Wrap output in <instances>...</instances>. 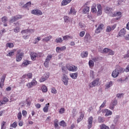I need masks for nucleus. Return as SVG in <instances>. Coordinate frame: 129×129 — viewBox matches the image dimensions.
Returning a JSON list of instances; mask_svg holds the SVG:
<instances>
[{"label":"nucleus","instance_id":"1","mask_svg":"<svg viewBox=\"0 0 129 129\" xmlns=\"http://www.w3.org/2000/svg\"><path fill=\"white\" fill-rule=\"evenodd\" d=\"M120 73H123V70L119 67L112 72L111 76L113 78H116V77H118Z\"/></svg>","mask_w":129,"mask_h":129},{"label":"nucleus","instance_id":"2","mask_svg":"<svg viewBox=\"0 0 129 129\" xmlns=\"http://www.w3.org/2000/svg\"><path fill=\"white\" fill-rule=\"evenodd\" d=\"M31 58L32 60L35 61L37 58H39V57H42L43 56V54L42 53H36L34 52H32L30 54Z\"/></svg>","mask_w":129,"mask_h":129},{"label":"nucleus","instance_id":"3","mask_svg":"<svg viewBox=\"0 0 129 129\" xmlns=\"http://www.w3.org/2000/svg\"><path fill=\"white\" fill-rule=\"evenodd\" d=\"M66 67L68 70L72 72H76L78 70V68L73 64H67Z\"/></svg>","mask_w":129,"mask_h":129},{"label":"nucleus","instance_id":"4","mask_svg":"<svg viewBox=\"0 0 129 129\" xmlns=\"http://www.w3.org/2000/svg\"><path fill=\"white\" fill-rule=\"evenodd\" d=\"M16 61L17 62H20V61H22L23 59V57H24V53L21 52V50H18L17 51V53L16 54Z\"/></svg>","mask_w":129,"mask_h":129},{"label":"nucleus","instance_id":"5","mask_svg":"<svg viewBox=\"0 0 129 129\" xmlns=\"http://www.w3.org/2000/svg\"><path fill=\"white\" fill-rule=\"evenodd\" d=\"M99 83V79L97 78L93 82L90 83L89 84V86L90 88H93V87H95V86H97Z\"/></svg>","mask_w":129,"mask_h":129},{"label":"nucleus","instance_id":"6","mask_svg":"<svg viewBox=\"0 0 129 129\" xmlns=\"http://www.w3.org/2000/svg\"><path fill=\"white\" fill-rule=\"evenodd\" d=\"M37 82L36 81V79H33V80L26 84V86L28 88H32L33 86H36L37 85Z\"/></svg>","mask_w":129,"mask_h":129},{"label":"nucleus","instance_id":"7","mask_svg":"<svg viewBox=\"0 0 129 129\" xmlns=\"http://www.w3.org/2000/svg\"><path fill=\"white\" fill-rule=\"evenodd\" d=\"M61 80L64 85L66 86L68 85V81L69 80V78H68V76H67V75L63 74L61 77Z\"/></svg>","mask_w":129,"mask_h":129},{"label":"nucleus","instance_id":"8","mask_svg":"<svg viewBox=\"0 0 129 129\" xmlns=\"http://www.w3.org/2000/svg\"><path fill=\"white\" fill-rule=\"evenodd\" d=\"M111 17H118L117 18H114L113 20L114 21H117V20H119L120 18H121V12H118L116 13H114L112 15H111Z\"/></svg>","mask_w":129,"mask_h":129},{"label":"nucleus","instance_id":"9","mask_svg":"<svg viewBox=\"0 0 129 129\" xmlns=\"http://www.w3.org/2000/svg\"><path fill=\"white\" fill-rule=\"evenodd\" d=\"M104 13L106 14H108V15H110V16H112V12H113V9L112 8L106 7H105L104 10Z\"/></svg>","mask_w":129,"mask_h":129},{"label":"nucleus","instance_id":"10","mask_svg":"<svg viewBox=\"0 0 129 129\" xmlns=\"http://www.w3.org/2000/svg\"><path fill=\"white\" fill-rule=\"evenodd\" d=\"M104 27V25L103 24H100L95 30L96 34H99V33H101L102 30H103Z\"/></svg>","mask_w":129,"mask_h":129},{"label":"nucleus","instance_id":"11","mask_svg":"<svg viewBox=\"0 0 129 129\" xmlns=\"http://www.w3.org/2000/svg\"><path fill=\"white\" fill-rule=\"evenodd\" d=\"M31 14H32V15H35V16H42V15H43V12L40 10L36 9L32 10Z\"/></svg>","mask_w":129,"mask_h":129},{"label":"nucleus","instance_id":"12","mask_svg":"<svg viewBox=\"0 0 129 129\" xmlns=\"http://www.w3.org/2000/svg\"><path fill=\"white\" fill-rule=\"evenodd\" d=\"M102 112L103 113H105V116H109V115H112V111L107 109L102 110Z\"/></svg>","mask_w":129,"mask_h":129},{"label":"nucleus","instance_id":"13","mask_svg":"<svg viewBox=\"0 0 129 129\" xmlns=\"http://www.w3.org/2000/svg\"><path fill=\"white\" fill-rule=\"evenodd\" d=\"M49 75L48 73L44 74L39 80L40 82H44L49 78Z\"/></svg>","mask_w":129,"mask_h":129},{"label":"nucleus","instance_id":"14","mask_svg":"<svg viewBox=\"0 0 129 129\" xmlns=\"http://www.w3.org/2000/svg\"><path fill=\"white\" fill-rule=\"evenodd\" d=\"M116 104H117V100L114 99L112 101L109 106L110 109L113 110V109H114V106H115Z\"/></svg>","mask_w":129,"mask_h":129},{"label":"nucleus","instance_id":"15","mask_svg":"<svg viewBox=\"0 0 129 129\" xmlns=\"http://www.w3.org/2000/svg\"><path fill=\"white\" fill-rule=\"evenodd\" d=\"M92 122H93V117L90 116L88 120V128L90 129L92 127Z\"/></svg>","mask_w":129,"mask_h":129},{"label":"nucleus","instance_id":"16","mask_svg":"<svg viewBox=\"0 0 129 129\" xmlns=\"http://www.w3.org/2000/svg\"><path fill=\"white\" fill-rule=\"evenodd\" d=\"M98 12H97V16H101L102 15V8L100 4L97 5Z\"/></svg>","mask_w":129,"mask_h":129},{"label":"nucleus","instance_id":"17","mask_svg":"<svg viewBox=\"0 0 129 129\" xmlns=\"http://www.w3.org/2000/svg\"><path fill=\"white\" fill-rule=\"evenodd\" d=\"M125 34H126V31L124 28H123L119 31L118 35L119 37H123Z\"/></svg>","mask_w":129,"mask_h":129},{"label":"nucleus","instance_id":"18","mask_svg":"<svg viewBox=\"0 0 129 129\" xmlns=\"http://www.w3.org/2000/svg\"><path fill=\"white\" fill-rule=\"evenodd\" d=\"M65 50H66V46H63L61 47H56V51L57 52V53H60L61 51H65Z\"/></svg>","mask_w":129,"mask_h":129},{"label":"nucleus","instance_id":"19","mask_svg":"<svg viewBox=\"0 0 129 129\" xmlns=\"http://www.w3.org/2000/svg\"><path fill=\"white\" fill-rule=\"evenodd\" d=\"M112 85H113V83L112 82V81L107 82L105 85V89H108V88H110V87H111Z\"/></svg>","mask_w":129,"mask_h":129},{"label":"nucleus","instance_id":"20","mask_svg":"<svg viewBox=\"0 0 129 129\" xmlns=\"http://www.w3.org/2000/svg\"><path fill=\"white\" fill-rule=\"evenodd\" d=\"M33 77V74L32 73H28L27 75H24L22 76V79L23 78H29V79H32Z\"/></svg>","mask_w":129,"mask_h":129},{"label":"nucleus","instance_id":"21","mask_svg":"<svg viewBox=\"0 0 129 129\" xmlns=\"http://www.w3.org/2000/svg\"><path fill=\"white\" fill-rule=\"evenodd\" d=\"M72 0H62L61 3V6H67L68 4H70Z\"/></svg>","mask_w":129,"mask_h":129},{"label":"nucleus","instance_id":"22","mask_svg":"<svg viewBox=\"0 0 129 129\" xmlns=\"http://www.w3.org/2000/svg\"><path fill=\"white\" fill-rule=\"evenodd\" d=\"M70 76L72 79H76L78 77V73H75L70 74Z\"/></svg>","mask_w":129,"mask_h":129},{"label":"nucleus","instance_id":"23","mask_svg":"<svg viewBox=\"0 0 129 129\" xmlns=\"http://www.w3.org/2000/svg\"><path fill=\"white\" fill-rule=\"evenodd\" d=\"M119 120V115L115 116L113 120V123L116 125L118 124Z\"/></svg>","mask_w":129,"mask_h":129},{"label":"nucleus","instance_id":"24","mask_svg":"<svg viewBox=\"0 0 129 129\" xmlns=\"http://www.w3.org/2000/svg\"><path fill=\"white\" fill-rule=\"evenodd\" d=\"M91 12L93 14H96L97 13V9H96V5H94L91 7Z\"/></svg>","mask_w":129,"mask_h":129},{"label":"nucleus","instance_id":"25","mask_svg":"<svg viewBox=\"0 0 129 129\" xmlns=\"http://www.w3.org/2000/svg\"><path fill=\"white\" fill-rule=\"evenodd\" d=\"M90 8L88 6L85 7L84 9L83 10V14H88L89 13Z\"/></svg>","mask_w":129,"mask_h":129},{"label":"nucleus","instance_id":"26","mask_svg":"<svg viewBox=\"0 0 129 129\" xmlns=\"http://www.w3.org/2000/svg\"><path fill=\"white\" fill-rule=\"evenodd\" d=\"M76 13L77 12L75 9H74L73 8H71L70 12L69 13V15H76Z\"/></svg>","mask_w":129,"mask_h":129},{"label":"nucleus","instance_id":"27","mask_svg":"<svg viewBox=\"0 0 129 129\" xmlns=\"http://www.w3.org/2000/svg\"><path fill=\"white\" fill-rule=\"evenodd\" d=\"M16 50L15 49L11 50V51H9L8 53L6 55L7 57H13V55H15V51Z\"/></svg>","mask_w":129,"mask_h":129},{"label":"nucleus","instance_id":"28","mask_svg":"<svg viewBox=\"0 0 129 129\" xmlns=\"http://www.w3.org/2000/svg\"><path fill=\"white\" fill-rule=\"evenodd\" d=\"M88 56V52L87 51H83L81 53V56L82 58H86Z\"/></svg>","mask_w":129,"mask_h":129},{"label":"nucleus","instance_id":"29","mask_svg":"<svg viewBox=\"0 0 129 129\" xmlns=\"http://www.w3.org/2000/svg\"><path fill=\"white\" fill-rule=\"evenodd\" d=\"M52 37L51 35H49L47 37H45L44 38H43L42 39V41H44V42H49V41L50 40H51V39H52Z\"/></svg>","mask_w":129,"mask_h":129},{"label":"nucleus","instance_id":"30","mask_svg":"<svg viewBox=\"0 0 129 129\" xmlns=\"http://www.w3.org/2000/svg\"><path fill=\"white\" fill-rule=\"evenodd\" d=\"M30 63L31 61L28 60H24L22 63V66H28V65Z\"/></svg>","mask_w":129,"mask_h":129},{"label":"nucleus","instance_id":"31","mask_svg":"<svg viewBox=\"0 0 129 129\" xmlns=\"http://www.w3.org/2000/svg\"><path fill=\"white\" fill-rule=\"evenodd\" d=\"M49 105H50L49 103L45 105V107L43 109L44 112H47L48 111V109H49Z\"/></svg>","mask_w":129,"mask_h":129},{"label":"nucleus","instance_id":"32","mask_svg":"<svg viewBox=\"0 0 129 129\" xmlns=\"http://www.w3.org/2000/svg\"><path fill=\"white\" fill-rule=\"evenodd\" d=\"M84 117V114L83 113L81 114L80 117L77 119V122L78 123H79L82 119H83V118Z\"/></svg>","mask_w":129,"mask_h":129},{"label":"nucleus","instance_id":"33","mask_svg":"<svg viewBox=\"0 0 129 129\" xmlns=\"http://www.w3.org/2000/svg\"><path fill=\"white\" fill-rule=\"evenodd\" d=\"M100 129H109V127L105 124H102L100 125Z\"/></svg>","mask_w":129,"mask_h":129},{"label":"nucleus","instance_id":"34","mask_svg":"<svg viewBox=\"0 0 129 129\" xmlns=\"http://www.w3.org/2000/svg\"><path fill=\"white\" fill-rule=\"evenodd\" d=\"M59 125H60V126H63V127L67 126V124L64 120H62L59 122Z\"/></svg>","mask_w":129,"mask_h":129},{"label":"nucleus","instance_id":"35","mask_svg":"<svg viewBox=\"0 0 129 129\" xmlns=\"http://www.w3.org/2000/svg\"><path fill=\"white\" fill-rule=\"evenodd\" d=\"M3 104H6L7 102H9V99L6 97H4L3 99V101H2Z\"/></svg>","mask_w":129,"mask_h":129},{"label":"nucleus","instance_id":"36","mask_svg":"<svg viewBox=\"0 0 129 129\" xmlns=\"http://www.w3.org/2000/svg\"><path fill=\"white\" fill-rule=\"evenodd\" d=\"M52 58H53V55L52 54H48L47 55L45 60L48 61V62H50V60H51Z\"/></svg>","mask_w":129,"mask_h":129},{"label":"nucleus","instance_id":"37","mask_svg":"<svg viewBox=\"0 0 129 129\" xmlns=\"http://www.w3.org/2000/svg\"><path fill=\"white\" fill-rule=\"evenodd\" d=\"M89 66L90 68H92V67H93V66H94V62H93V61L90 60L89 61Z\"/></svg>","mask_w":129,"mask_h":129},{"label":"nucleus","instance_id":"38","mask_svg":"<svg viewBox=\"0 0 129 129\" xmlns=\"http://www.w3.org/2000/svg\"><path fill=\"white\" fill-rule=\"evenodd\" d=\"M84 38L85 40H86V41H88L90 39V34H89V33H86Z\"/></svg>","mask_w":129,"mask_h":129},{"label":"nucleus","instance_id":"39","mask_svg":"<svg viewBox=\"0 0 129 129\" xmlns=\"http://www.w3.org/2000/svg\"><path fill=\"white\" fill-rule=\"evenodd\" d=\"M55 42H56V43H62V42H63V39H62V38L61 37L57 38L55 39Z\"/></svg>","mask_w":129,"mask_h":129},{"label":"nucleus","instance_id":"40","mask_svg":"<svg viewBox=\"0 0 129 129\" xmlns=\"http://www.w3.org/2000/svg\"><path fill=\"white\" fill-rule=\"evenodd\" d=\"M121 69L123 70V73L124 72L126 73L129 72V64L127 66L125 69L121 68Z\"/></svg>","mask_w":129,"mask_h":129},{"label":"nucleus","instance_id":"41","mask_svg":"<svg viewBox=\"0 0 129 129\" xmlns=\"http://www.w3.org/2000/svg\"><path fill=\"white\" fill-rule=\"evenodd\" d=\"M39 41H41V37H37L35 39L34 41V44H37Z\"/></svg>","mask_w":129,"mask_h":129},{"label":"nucleus","instance_id":"42","mask_svg":"<svg viewBox=\"0 0 129 129\" xmlns=\"http://www.w3.org/2000/svg\"><path fill=\"white\" fill-rule=\"evenodd\" d=\"M6 47L9 48H13L14 47V43H8L6 44Z\"/></svg>","mask_w":129,"mask_h":129},{"label":"nucleus","instance_id":"43","mask_svg":"<svg viewBox=\"0 0 129 129\" xmlns=\"http://www.w3.org/2000/svg\"><path fill=\"white\" fill-rule=\"evenodd\" d=\"M2 21L3 23H6L8 22V17L4 16L2 18Z\"/></svg>","mask_w":129,"mask_h":129},{"label":"nucleus","instance_id":"44","mask_svg":"<svg viewBox=\"0 0 129 129\" xmlns=\"http://www.w3.org/2000/svg\"><path fill=\"white\" fill-rule=\"evenodd\" d=\"M90 77H91V78H92V79L94 78V72H93V71L92 70H91L90 71Z\"/></svg>","mask_w":129,"mask_h":129},{"label":"nucleus","instance_id":"45","mask_svg":"<svg viewBox=\"0 0 129 129\" xmlns=\"http://www.w3.org/2000/svg\"><path fill=\"white\" fill-rule=\"evenodd\" d=\"M7 77V75L4 74L2 76L1 79V81L2 82H5V80H6V78Z\"/></svg>","mask_w":129,"mask_h":129},{"label":"nucleus","instance_id":"46","mask_svg":"<svg viewBox=\"0 0 129 129\" xmlns=\"http://www.w3.org/2000/svg\"><path fill=\"white\" fill-rule=\"evenodd\" d=\"M42 91L43 92H47V91H48V88L46 86H43L42 87Z\"/></svg>","mask_w":129,"mask_h":129},{"label":"nucleus","instance_id":"47","mask_svg":"<svg viewBox=\"0 0 129 129\" xmlns=\"http://www.w3.org/2000/svg\"><path fill=\"white\" fill-rule=\"evenodd\" d=\"M98 121V122H103V121H104V118L101 116H99Z\"/></svg>","mask_w":129,"mask_h":129},{"label":"nucleus","instance_id":"48","mask_svg":"<svg viewBox=\"0 0 129 129\" xmlns=\"http://www.w3.org/2000/svg\"><path fill=\"white\" fill-rule=\"evenodd\" d=\"M20 31H21V28L19 27H17L14 29V32L15 33H19Z\"/></svg>","mask_w":129,"mask_h":129},{"label":"nucleus","instance_id":"49","mask_svg":"<svg viewBox=\"0 0 129 129\" xmlns=\"http://www.w3.org/2000/svg\"><path fill=\"white\" fill-rule=\"evenodd\" d=\"M14 18H15L16 21H18V20H20V19H22V18H23V16L22 15H16L14 16Z\"/></svg>","mask_w":129,"mask_h":129},{"label":"nucleus","instance_id":"50","mask_svg":"<svg viewBox=\"0 0 129 129\" xmlns=\"http://www.w3.org/2000/svg\"><path fill=\"white\" fill-rule=\"evenodd\" d=\"M29 33V29H24L22 30L21 31V34H28Z\"/></svg>","mask_w":129,"mask_h":129},{"label":"nucleus","instance_id":"51","mask_svg":"<svg viewBox=\"0 0 129 129\" xmlns=\"http://www.w3.org/2000/svg\"><path fill=\"white\" fill-rule=\"evenodd\" d=\"M106 104V100H105L100 106V108H99L100 110L101 109V108H103V107H104Z\"/></svg>","mask_w":129,"mask_h":129},{"label":"nucleus","instance_id":"52","mask_svg":"<svg viewBox=\"0 0 129 129\" xmlns=\"http://www.w3.org/2000/svg\"><path fill=\"white\" fill-rule=\"evenodd\" d=\"M6 122L3 121L1 124V129H6Z\"/></svg>","mask_w":129,"mask_h":129},{"label":"nucleus","instance_id":"53","mask_svg":"<svg viewBox=\"0 0 129 129\" xmlns=\"http://www.w3.org/2000/svg\"><path fill=\"white\" fill-rule=\"evenodd\" d=\"M27 114H28V112L25 110H22V115L24 117H26L27 116Z\"/></svg>","mask_w":129,"mask_h":129},{"label":"nucleus","instance_id":"54","mask_svg":"<svg viewBox=\"0 0 129 129\" xmlns=\"http://www.w3.org/2000/svg\"><path fill=\"white\" fill-rule=\"evenodd\" d=\"M17 117L19 120H21L22 119V112H19L18 114Z\"/></svg>","mask_w":129,"mask_h":129},{"label":"nucleus","instance_id":"55","mask_svg":"<svg viewBox=\"0 0 129 129\" xmlns=\"http://www.w3.org/2000/svg\"><path fill=\"white\" fill-rule=\"evenodd\" d=\"M51 93H53V94H56L57 93V90L55 89V88H53L51 89Z\"/></svg>","mask_w":129,"mask_h":129},{"label":"nucleus","instance_id":"56","mask_svg":"<svg viewBox=\"0 0 129 129\" xmlns=\"http://www.w3.org/2000/svg\"><path fill=\"white\" fill-rule=\"evenodd\" d=\"M63 19L66 23H68V22H69V18L68 17V16H64L63 17Z\"/></svg>","mask_w":129,"mask_h":129},{"label":"nucleus","instance_id":"57","mask_svg":"<svg viewBox=\"0 0 129 129\" xmlns=\"http://www.w3.org/2000/svg\"><path fill=\"white\" fill-rule=\"evenodd\" d=\"M64 111H65V108H61L59 109V113H60V114H62V113L64 112Z\"/></svg>","mask_w":129,"mask_h":129},{"label":"nucleus","instance_id":"58","mask_svg":"<svg viewBox=\"0 0 129 129\" xmlns=\"http://www.w3.org/2000/svg\"><path fill=\"white\" fill-rule=\"evenodd\" d=\"M11 125L12 127L16 128L18 126V124L17 123V122H14Z\"/></svg>","mask_w":129,"mask_h":129},{"label":"nucleus","instance_id":"59","mask_svg":"<svg viewBox=\"0 0 129 129\" xmlns=\"http://www.w3.org/2000/svg\"><path fill=\"white\" fill-rule=\"evenodd\" d=\"M16 18L14 17H13L12 18H11L10 20V23H14V22H16Z\"/></svg>","mask_w":129,"mask_h":129},{"label":"nucleus","instance_id":"60","mask_svg":"<svg viewBox=\"0 0 129 129\" xmlns=\"http://www.w3.org/2000/svg\"><path fill=\"white\" fill-rule=\"evenodd\" d=\"M58 121L57 119H55L54 120V126H55V127H58Z\"/></svg>","mask_w":129,"mask_h":129},{"label":"nucleus","instance_id":"61","mask_svg":"<svg viewBox=\"0 0 129 129\" xmlns=\"http://www.w3.org/2000/svg\"><path fill=\"white\" fill-rule=\"evenodd\" d=\"M49 61H48L47 60H46L44 61V65L45 66V67H48V66H49Z\"/></svg>","mask_w":129,"mask_h":129},{"label":"nucleus","instance_id":"62","mask_svg":"<svg viewBox=\"0 0 129 129\" xmlns=\"http://www.w3.org/2000/svg\"><path fill=\"white\" fill-rule=\"evenodd\" d=\"M84 35H85V31H81L80 32V37H84Z\"/></svg>","mask_w":129,"mask_h":129},{"label":"nucleus","instance_id":"63","mask_svg":"<svg viewBox=\"0 0 129 129\" xmlns=\"http://www.w3.org/2000/svg\"><path fill=\"white\" fill-rule=\"evenodd\" d=\"M109 55H114V51L111 49L109 50Z\"/></svg>","mask_w":129,"mask_h":129},{"label":"nucleus","instance_id":"64","mask_svg":"<svg viewBox=\"0 0 129 129\" xmlns=\"http://www.w3.org/2000/svg\"><path fill=\"white\" fill-rule=\"evenodd\" d=\"M106 31L108 32V33H109V32L111 31V27H110V26H107Z\"/></svg>","mask_w":129,"mask_h":129}]
</instances>
